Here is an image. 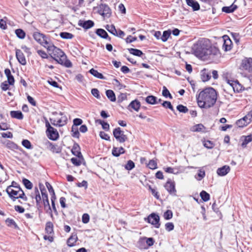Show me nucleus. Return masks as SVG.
<instances>
[{
  "mask_svg": "<svg viewBox=\"0 0 252 252\" xmlns=\"http://www.w3.org/2000/svg\"><path fill=\"white\" fill-rule=\"evenodd\" d=\"M217 99V94L214 89H204L196 95L198 105L201 108H209L214 105Z\"/></svg>",
  "mask_w": 252,
  "mask_h": 252,
  "instance_id": "obj_1",
  "label": "nucleus"
},
{
  "mask_svg": "<svg viewBox=\"0 0 252 252\" xmlns=\"http://www.w3.org/2000/svg\"><path fill=\"white\" fill-rule=\"evenodd\" d=\"M48 53L51 57L58 63L63 65L66 67L72 66L71 62L66 59L64 53L60 48H47Z\"/></svg>",
  "mask_w": 252,
  "mask_h": 252,
  "instance_id": "obj_2",
  "label": "nucleus"
},
{
  "mask_svg": "<svg viewBox=\"0 0 252 252\" xmlns=\"http://www.w3.org/2000/svg\"><path fill=\"white\" fill-rule=\"evenodd\" d=\"M239 68L240 70L246 72L249 80H252V58L245 57L242 60Z\"/></svg>",
  "mask_w": 252,
  "mask_h": 252,
  "instance_id": "obj_3",
  "label": "nucleus"
},
{
  "mask_svg": "<svg viewBox=\"0 0 252 252\" xmlns=\"http://www.w3.org/2000/svg\"><path fill=\"white\" fill-rule=\"evenodd\" d=\"M190 51L189 52L194 55L196 57L203 60H205L212 54L213 48H189ZM218 49V48H214Z\"/></svg>",
  "mask_w": 252,
  "mask_h": 252,
  "instance_id": "obj_4",
  "label": "nucleus"
},
{
  "mask_svg": "<svg viewBox=\"0 0 252 252\" xmlns=\"http://www.w3.org/2000/svg\"><path fill=\"white\" fill-rule=\"evenodd\" d=\"M34 39L38 42L41 46L45 47L47 46L48 47H56L55 46H52L50 43V39L46 37L44 34L39 32H35L33 34Z\"/></svg>",
  "mask_w": 252,
  "mask_h": 252,
  "instance_id": "obj_5",
  "label": "nucleus"
},
{
  "mask_svg": "<svg viewBox=\"0 0 252 252\" xmlns=\"http://www.w3.org/2000/svg\"><path fill=\"white\" fill-rule=\"evenodd\" d=\"M14 184L17 185V183L13 181L11 185L8 186L6 191L9 197L13 200L15 201L18 199V194L20 192L21 188L20 186H14Z\"/></svg>",
  "mask_w": 252,
  "mask_h": 252,
  "instance_id": "obj_6",
  "label": "nucleus"
},
{
  "mask_svg": "<svg viewBox=\"0 0 252 252\" xmlns=\"http://www.w3.org/2000/svg\"><path fill=\"white\" fill-rule=\"evenodd\" d=\"M44 119L45 120V126L47 128L46 131L47 136L52 140H57L59 137L58 131L57 129L51 126L50 123L46 118H44Z\"/></svg>",
  "mask_w": 252,
  "mask_h": 252,
  "instance_id": "obj_7",
  "label": "nucleus"
},
{
  "mask_svg": "<svg viewBox=\"0 0 252 252\" xmlns=\"http://www.w3.org/2000/svg\"><path fill=\"white\" fill-rule=\"evenodd\" d=\"M113 134L116 139L120 143H124L127 139V136L124 134V131L122 130L120 127L115 128Z\"/></svg>",
  "mask_w": 252,
  "mask_h": 252,
  "instance_id": "obj_8",
  "label": "nucleus"
},
{
  "mask_svg": "<svg viewBox=\"0 0 252 252\" xmlns=\"http://www.w3.org/2000/svg\"><path fill=\"white\" fill-rule=\"evenodd\" d=\"M145 220L154 225L156 228H158L160 227L159 217L156 213L151 214L147 218H145Z\"/></svg>",
  "mask_w": 252,
  "mask_h": 252,
  "instance_id": "obj_9",
  "label": "nucleus"
},
{
  "mask_svg": "<svg viewBox=\"0 0 252 252\" xmlns=\"http://www.w3.org/2000/svg\"><path fill=\"white\" fill-rule=\"evenodd\" d=\"M217 46L222 44V47H230L232 44V41L228 36L224 35L222 37L218 38L216 43Z\"/></svg>",
  "mask_w": 252,
  "mask_h": 252,
  "instance_id": "obj_10",
  "label": "nucleus"
},
{
  "mask_svg": "<svg viewBox=\"0 0 252 252\" xmlns=\"http://www.w3.org/2000/svg\"><path fill=\"white\" fill-rule=\"evenodd\" d=\"M98 12L99 14L104 18H108L111 14V10L109 6L106 4L102 3L97 7Z\"/></svg>",
  "mask_w": 252,
  "mask_h": 252,
  "instance_id": "obj_11",
  "label": "nucleus"
},
{
  "mask_svg": "<svg viewBox=\"0 0 252 252\" xmlns=\"http://www.w3.org/2000/svg\"><path fill=\"white\" fill-rule=\"evenodd\" d=\"M164 187L170 194L176 195V190L175 189V184L174 182L168 180L164 185Z\"/></svg>",
  "mask_w": 252,
  "mask_h": 252,
  "instance_id": "obj_12",
  "label": "nucleus"
},
{
  "mask_svg": "<svg viewBox=\"0 0 252 252\" xmlns=\"http://www.w3.org/2000/svg\"><path fill=\"white\" fill-rule=\"evenodd\" d=\"M194 45L195 47H211L210 41L207 38H201L199 39Z\"/></svg>",
  "mask_w": 252,
  "mask_h": 252,
  "instance_id": "obj_13",
  "label": "nucleus"
},
{
  "mask_svg": "<svg viewBox=\"0 0 252 252\" xmlns=\"http://www.w3.org/2000/svg\"><path fill=\"white\" fill-rule=\"evenodd\" d=\"M16 56L17 59L20 63L22 65H25L27 63L26 60L23 52L20 49H17L16 51Z\"/></svg>",
  "mask_w": 252,
  "mask_h": 252,
  "instance_id": "obj_14",
  "label": "nucleus"
},
{
  "mask_svg": "<svg viewBox=\"0 0 252 252\" xmlns=\"http://www.w3.org/2000/svg\"><path fill=\"white\" fill-rule=\"evenodd\" d=\"M230 170V168L228 165H224L217 169V174L220 176L226 175Z\"/></svg>",
  "mask_w": 252,
  "mask_h": 252,
  "instance_id": "obj_15",
  "label": "nucleus"
},
{
  "mask_svg": "<svg viewBox=\"0 0 252 252\" xmlns=\"http://www.w3.org/2000/svg\"><path fill=\"white\" fill-rule=\"evenodd\" d=\"M1 142L7 148L11 150H14L18 149V146L15 143L9 140H5L2 141Z\"/></svg>",
  "mask_w": 252,
  "mask_h": 252,
  "instance_id": "obj_16",
  "label": "nucleus"
},
{
  "mask_svg": "<svg viewBox=\"0 0 252 252\" xmlns=\"http://www.w3.org/2000/svg\"><path fill=\"white\" fill-rule=\"evenodd\" d=\"M79 25L85 29H89L93 27L94 25V23L91 20L87 21H79Z\"/></svg>",
  "mask_w": 252,
  "mask_h": 252,
  "instance_id": "obj_17",
  "label": "nucleus"
},
{
  "mask_svg": "<svg viewBox=\"0 0 252 252\" xmlns=\"http://www.w3.org/2000/svg\"><path fill=\"white\" fill-rule=\"evenodd\" d=\"M72 153L74 156L77 157L79 158H83L82 154L80 152V148L79 145L77 143H75L73 146L71 150Z\"/></svg>",
  "mask_w": 252,
  "mask_h": 252,
  "instance_id": "obj_18",
  "label": "nucleus"
},
{
  "mask_svg": "<svg viewBox=\"0 0 252 252\" xmlns=\"http://www.w3.org/2000/svg\"><path fill=\"white\" fill-rule=\"evenodd\" d=\"M187 4L192 7L193 11H196L200 9V5L198 2L195 0H186Z\"/></svg>",
  "mask_w": 252,
  "mask_h": 252,
  "instance_id": "obj_19",
  "label": "nucleus"
},
{
  "mask_svg": "<svg viewBox=\"0 0 252 252\" xmlns=\"http://www.w3.org/2000/svg\"><path fill=\"white\" fill-rule=\"evenodd\" d=\"M78 240L77 236L76 234H72L67 240V245L70 247L75 246V243Z\"/></svg>",
  "mask_w": 252,
  "mask_h": 252,
  "instance_id": "obj_20",
  "label": "nucleus"
},
{
  "mask_svg": "<svg viewBox=\"0 0 252 252\" xmlns=\"http://www.w3.org/2000/svg\"><path fill=\"white\" fill-rule=\"evenodd\" d=\"M241 140L242 141V146L245 148L247 144L252 141V135L250 134L247 136H243L241 137Z\"/></svg>",
  "mask_w": 252,
  "mask_h": 252,
  "instance_id": "obj_21",
  "label": "nucleus"
},
{
  "mask_svg": "<svg viewBox=\"0 0 252 252\" xmlns=\"http://www.w3.org/2000/svg\"><path fill=\"white\" fill-rule=\"evenodd\" d=\"M10 114L12 118L18 120H22L24 117L22 113L20 111H11Z\"/></svg>",
  "mask_w": 252,
  "mask_h": 252,
  "instance_id": "obj_22",
  "label": "nucleus"
},
{
  "mask_svg": "<svg viewBox=\"0 0 252 252\" xmlns=\"http://www.w3.org/2000/svg\"><path fill=\"white\" fill-rule=\"evenodd\" d=\"M140 107V103L137 100L132 101L128 105V108H131L136 111H138Z\"/></svg>",
  "mask_w": 252,
  "mask_h": 252,
  "instance_id": "obj_23",
  "label": "nucleus"
},
{
  "mask_svg": "<svg viewBox=\"0 0 252 252\" xmlns=\"http://www.w3.org/2000/svg\"><path fill=\"white\" fill-rule=\"evenodd\" d=\"M211 73L208 71L206 69H204L202 71L201 74V79L203 82H206L209 80L211 79Z\"/></svg>",
  "mask_w": 252,
  "mask_h": 252,
  "instance_id": "obj_24",
  "label": "nucleus"
},
{
  "mask_svg": "<svg viewBox=\"0 0 252 252\" xmlns=\"http://www.w3.org/2000/svg\"><path fill=\"white\" fill-rule=\"evenodd\" d=\"M146 102L150 104H158V98L156 96L154 95H149L145 98Z\"/></svg>",
  "mask_w": 252,
  "mask_h": 252,
  "instance_id": "obj_25",
  "label": "nucleus"
},
{
  "mask_svg": "<svg viewBox=\"0 0 252 252\" xmlns=\"http://www.w3.org/2000/svg\"><path fill=\"white\" fill-rule=\"evenodd\" d=\"M106 95L108 98L112 102L116 101V96L114 92L111 90H108L106 91Z\"/></svg>",
  "mask_w": 252,
  "mask_h": 252,
  "instance_id": "obj_26",
  "label": "nucleus"
},
{
  "mask_svg": "<svg viewBox=\"0 0 252 252\" xmlns=\"http://www.w3.org/2000/svg\"><path fill=\"white\" fill-rule=\"evenodd\" d=\"M89 72L95 77L97 78L101 79H105V77L103 76L102 74L98 72L96 70H95L94 68H92L89 70Z\"/></svg>",
  "mask_w": 252,
  "mask_h": 252,
  "instance_id": "obj_27",
  "label": "nucleus"
},
{
  "mask_svg": "<svg viewBox=\"0 0 252 252\" xmlns=\"http://www.w3.org/2000/svg\"><path fill=\"white\" fill-rule=\"evenodd\" d=\"M237 8V6L233 3L231 5L229 6L223 7L222 10L223 12H225L226 13H231L233 12Z\"/></svg>",
  "mask_w": 252,
  "mask_h": 252,
  "instance_id": "obj_28",
  "label": "nucleus"
},
{
  "mask_svg": "<svg viewBox=\"0 0 252 252\" xmlns=\"http://www.w3.org/2000/svg\"><path fill=\"white\" fill-rule=\"evenodd\" d=\"M171 32V31L170 30L164 31L163 32L162 34H161V40L163 42L166 41L168 40V39L170 37Z\"/></svg>",
  "mask_w": 252,
  "mask_h": 252,
  "instance_id": "obj_29",
  "label": "nucleus"
},
{
  "mask_svg": "<svg viewBox=\"0 0 252 252\" xmlns=\"http://www.w3.org/2000/svg\"><path fill=\"white\" fill-rule=\"evenodd\" d=\"M45 230L48 234L53 232V224L51 221H48L46 224Z\"/></svg>",
  "mask_w": 252,
  "mask_h": 252,
  "instance_id": "obj_30",
  "label": "nucleus"
},
{
  "mask_svg": "<svg viewBox=\"0 0 252 252\" xmlns=\"http://www.w3.org/2000/svg\"><path fill=\"white\" fill-rule=\"evenodd\" d=\"M232 88L231 89L234 92H239L242 90V86L237 81L236 83L232 82Z\"/></svg>",
  "mask_w": 252,
  "mask_h": 252,
  "instance_id": "obj_31",
  "label": "nucleus"
},
{
  "mask_svg": "<svg viewBox=\"0 0 252 252\" xmlns=\"http://www.w3.org/2000/svg\"><path fill=\"white\" fill-rule=\"evenodd\" d=\"M129 52L130 54H133L135 56L140 57L143 55V53L141 51L134 48H128Z\"/></svg>",
  "mask_w": 252,
  "mask_h": 252,
  "instance_id": "obj_32",
  "label": "nucleus"
},
{
  "mask_svg": "<svg viewBox=\"0 0 252 252\" xmlns=\"http://www.w3.org/2000/svg\"><path fill=\"white\" fill-rule=\"evenodd\" d=\"M200 195L201 199L205 202H206L210 199V194L204 190L201 191Z\"/></svg>",
  "mask_w": 252,
  "mask_h": 252,
  "instance_id": "obj_33",
  "label": "nucleus"
},
{
  "mask_svg": "<svg viewBox=\"0 0 252 252\" xmlns=\"http://www.w3.org/2000/svg\"><path fill=\"white\" fill-rule=\"evenodd\" d=\"M243 118L244 119V121H246V124H248V125L252 121V110Z\"/></svg>",
  "mask_w": 252,
  "mask_h": 252,
  "instance_id": "obj_34",
  "label": "nucleus"
},
{
  "mask_svg": "<svg viewBox=\"0 0 252 252\" xmlns=\"http://www.w3.org/2000/svg\"><path fill=\"white\" fill-rule=\"evenodd\" d=\"M96 32L98 35L104 38H106L108 36L106 32L101 29H98Z\"/></svg>",
  "mask_w": 252,
  "mask_h": 252,
  "instance_id": "obj_35",
  "label": "nucleus"
},
{
  "mask_svg": "<svg viewBox=\"0 0 252 252\" xmlns=\"http://www.w3.org/2000/svg\"><path fill=\"white\" fill-rule=\"evenodd\" d=\"M163 217L165 220H170L173 217V213L171 210H167L163 214Z\"/></svg>",
  "mask_w": 252,
  "mask_h": 252,
  "instance_id": "obj_36",
  "label": "nucleus"
},
{
  "mask_svg": "<svg viewBox=\"0 0 252 252\" xmlns=\"http://www.w3.org/2000/svg\"><path fill=\"white\" fill-rule=\"evenodd\" d=\"M72 136L73 137L78 138L79 137L80 133L78 131V128L74 126H72L71 128Z\"/></svg>",
  "mask_w": 252,
  "mask_h": 252,
  "instance_id": "obj_37",
  "label": "nucleus"
},
{
  "mask_svg": "<svg viewBox=\"0 0 252 252\" xmlns=\"http://www.w3.org/2000/svg\"><path fill=\"white\" fill-rule=\"evenodd\" d=\"M135 167V164L131 160L127 161V163L125 165V168L127 170H131Z\"/></svg>",
  "mask_w": 252,
  "mask_h": 252,
  "instance_id": "obj_38",
  "label": "nucleus"
},
{
  "mask_svg": "<svg viewBox=\"0 0 252 252\" xmlns=\"http://www.w3.org/2000/svg\"><path fill=\"white\" fill-rule=\"evenodd\" d=\"M23 183L27 189H32V184L29 180L26 178L23 179Z\"/></svg>",
  "mask_w": 252,
  "mask_h": 252,
  "instance_id": "obj_39",
  "label": "nucleus"
},
{
  "mask_svg": "<svg viewBox=\"0 0 252 252\" xmlns=\"http://www.w3.org/2000/svg\"><path fill=\"white\" fill-rule=\"evenodd\" d=\"M106 29L107 31L113 35L117 34V30L115 26L113 25H107Z\"/></svg>",
  "mask_w": 252,
  "mask_h": 252,
  "instance_id": "obj_40",
  "label": "nucleus"
},
{
  "mask_svg": "<svg viewBox=\"0 0 252 252\" xmlns=\"http://www.w3.org/2000/svg\"><path fill=\"white\" fill-rule=\"evenodd\" d=\"M22 145L27 149H31L32 146L30 141L27 139H24L22 141Z\"/></svg>",
  "mask_w": 252,
  "mask_h": 252,
  "instance_id": "obj_41",
  "label": "nucleus"
},
{
  "mask_svg": "<svg viewBox=\"0 0 252 252\" xmlns=\"http://www.w3.org/2000/svg\"><path fill=\"white\" fill-rule=\"evenodd\" d=\"M60 36L63 39H71L73 37L71 33L67 32H61Z\"/></svg>",
  "mask_w": 252,
  "mask_h": 252,
  "instance_id": "obj_42",
  "label": "nucleus"
},
{
  "mask_svg": "<svg viewBox=\"0 0 252 252\" xmlns=\"http://www.w3.org/2000/svg\"><path fill=\"white\" fill-rule=\"evenodd\" d=\"M147 166L151 169H155L157 168V163L155 160L152 159L149 161Z\"/></svg>",
  "mask_w": 252,
  "mask_h": 252,
  "instance_id": "obj_43",
  "label": "nucleus"
},
{
  "mask_svg": "<svg viewBox=\"0 0 252 252\" xmlns=\"http://www.w3.org/2000/svg\"><path fill=\"white\" fill-rule=\"evenodd\" d=\"M162 95L165 97H169L170 99L172 98V96L170 93L168 89L165 87H163V90L162 92Z\"/></svg>",
  "mask_w": 252,
  "mask_h": 252,
  "instance_id": "obj_44",
  "label": "nucleus"
},
{
  "mask_svg": "<svg viewBox=\"0 0 252 252\" xmlns=\"http://www.w3.org/2000/svg\"><path fill=\"white\" fill-rule=\"evenodd\" d=\"M205 176V172L204 170H199L197 176H195V178L198 181L201 180Z\"/></svg>",
  "mask_w": 252,
  "mask_h": 252,
  "instance_id": "obj_45",
  "label": "nucleus"
},
{
  "mask_svg": "<svg viewBox=\"0 0 252 252\" xmlns=\"http://www.w3.org/2000/svg\"><path fill=\"white\" fill-rule=\"evenodd\" d=\"M177 109L180 112L184 113L188 112V109L186 106H185L182 104L178 105L177 106Z\"/></svg>",
  "mask_w": 252,
  "mask_h": 252,
  "instance_id": "obj_46",
  "label": "nucleus"
},
{
  "mask_svg": "<svg viewBox=\"0 0 252 252\" xmlns=\"http://www.w3.org/2000/svg\"><path fill=\"white\" fill-rule=\"evenodd\" d=\"M15 33L20 38H24L25 36V32L21 29H17L15 31Z\"/></svg>",
  "mask_w": 252,
  "mask_h": 252,
  "instance_id": "obj_47",
  "label": "nucleus"
},
{
  "mask_svg": "<svg viewBox=\"0 0 252 252\" xmlns=\"http://www.w3.org/2000/svg\"><path fill=\"white\" fill-rule=\"evenodd\" d=\"M6 222L7 223V225L9 226H14V228L18 227L17 225L13 219L8 218L6 219Z\"/></svg>",
  "mask_w": 252,
  "mask_h": 252,
  "instance_id": "obj_48",
  "label": "nucleus"
},
{
  "mask_svg": "<svg viewBox=\"0 0 252 252\" xmlns=\"http://www.w3.org/2000/svg\"><path fill=\"white\" fill-rule=\"evenodd\" d=\"M246 122L244 121V119L242 118L236 122V125L240 127H243L244 126L248 125V124H246Z\"/></svg>",
  "mask_w": 252,
  "mask_h": 252,
  "instance_id": "obj_49",
  "label": "nucleus"
},
{
  "mask_svg": "<svg viewBox=\"0 0 252 252\" xmlns=\"http://www.w3.org/2000/svg\"><path fill=\"white\" fill-rule=\"evenodd\" d=\"M162 105L166 108H169L172 111H174L173 107L171 103L170 102L168 101H164L163 103H162Z\"/></svg>",
  "mask_w": 252,
  "mask_h": 252,
  "instance_id": "obj_50",
  "label": "nucleus"
},
{
  "mask_svg": "<svg viewBox=\"0 0 252 252\" xmlns=\"http://www.w3.org/2000/svg\"><path fill=\"white\" fill-rule=\"evenodd\" d=\"M165 227L167 231H171L174 229V225L172 222H167L165 224Z\"/></svg>",
  "mask_w": 252,
  "mask_h": 252,
  "instance_id": "obj_51",
  "label": "nucleus"
},
{
  "mask_svg": "<svg viewBox=\"0 0 252 252\" xmlns=\"http://www.w3.org/2000/svg\"><path fill=\"white\" fill-rule=\"evenodd\" d=\"M92 94L96 98L99 99L100 98V96L99 94V92L98 89L94 88L91 90Z\"/></svg>",
  "mask_w": 252,
  "mask_h": 252,
  "instance_id": "obj_52",
  "label": "nucleus"
},
{
  "mask_svg": "<svg viewBox=\"0 0 252 252\" xmlns=\"http://www.w3.org/2000/svg\"><path fill=\"white\" fill-rule=\"evenodd\" d=\"M9 85H9L8 83L6 81H5L1 83L0 87L2 91H5L9 89Z\"/></svg>",
  "mask_w": 252,
  "mask_h": 252,
  "instance_id": "obj_53",
  "label": "nucleus"
},
{
  "mask_svg": "<svg viewBox=\"0 0 252 252\" xmlns=\"http://www.w3.org/2000/svg\"><path fill=\"white\" fill-rule=\"evenodd\" d=\"M43 204H44V208H48L49 210L50 211V213L51 214V217L52 218L53 217V215L52 214V212H51V207H50V204H49V200H48V198L47 199V200H43Z\"/></svg>",
  "mask_w": 252,
  "mask_h": 252,
  "instance_id": "obj_54",
  "label": "nucleus"
},
{
  "mask_svg": "<svg viewBox=\"0 0 252 252\" xmlns=\"http://www.w3.org/2000/svg\"><path fill=\"white\" fill-rule=\"evenodd\" d=\"M99 136L101 137V138L104 139L105 140H110L109 136L104 131H100L99 132Z\"/></svg>",
  "mask_w": 252,
  "mask_h": 252,
  "instance_id": "obj_55",
  "label": "nucleus"
},
{
  "mask_svg": "<svg viewBox=\"0 0 252 252\" xmlns=\"http://www.w3.org/2000/svg\"><path fill=\"white\" fill-rule=\"evenodd\" d=\"M82 222L84 223H87L90 220V216L88 214H84L82 216Z\"/></svg>",
  "mask_w": 252,
  "mask_h": 252,
  "instance_id": "obj_56",
  "label": "nucleus"
},
{
  "mask_svg": "<svg viewBox=\"0 0 252 252\" xmlns=\"http://www.w3.org/2000/svg\"><path fill=\"white\" fill-rule=\"evenodd\" d=\"M204 146L208 149H212L214 147V144L210 141H204Z\"/></svg>",
  "mask_w": 252,
  "mask_h": 252,
  "instance_id": "obj_57",
  "label": "nucleus"
},
{
  "mask_svg": "<svg viewBox=\"0 0 252 252\" xmlns=\"http://www.w3.org/2000/svg\"><path fill=\"white\" fill-rule=\"evenodd\" d=\"M83 123V121L79 118H75L73 120V125L75 127L81 125Z\"/></svg>",
  "mask_w": 252,
  "mask_h": 252,
  "instance_id": "obj_58",
  "label": "nucleus"
},
{
  "mask_svg": "<svg viewBox=\"0 0 252 252\" xmlns=\"http://www.w3.org/2000/svg\"><path fill=\"white\" fill-rule=\"evenodd\" d=\"M7 82L10 85H13L15 82V79L12 75L7 76Z\"/></svg>",
  "mask_w": 252,
  "mask_h": 252,
  "instance_id": "obj_59",
  "label": "nucleus"
},
{
  "mask_svg": "<svg viewBox=\"0 0 252 252\" xmlns=\"http://www.w3.org/2000/svg\"><path fill=\"white\" fill-rule=\"evenodd\" d=\"M18 198H21L23 199L25 201L27 200V197L25 195L24 192L23 190L21 189L20 192L18 194V196H17Z\"/></svg>",
  "mask_w": 252,
  "mask_h": 252,
  "instance_id": "obj_60",
  "label": "nucleus"
},
{
  "mask_svg": "<svg viewBox=\"0 0 252 252\" xmlns=\"http://www.w3.org/2000/svg\"><path fill=\"white\" fill-rule=\"evenodd\" d=\"M71 162L75 166H79L81 165V161L76 158H71Z\"/></svg>",
  "mask_w": 252,
  "mask_h": 252,
  "instance_id": "obj_61",
  "label": "nucleus"
},
{
  "mask_svg": "<svg viewBox=\"0 0 252 252\" xmlns=\"http://www.w3.org/2000/svg\"><path fill=\"white\" fill-rule=\"evenodd\" d=\"M126 94H121L118 97V102H121L123 100L126 99Z\"/></svg>",
  "mask_w": 252,
  "mask_h": 252,
  "instance_id": "obj_62",
  "label": "nucleus"
},
{
  "mask_svg": "<svg viewBox=\"0 0 252 252\" xmlns=\"http://www.w3.org/2000/svg\"><path fill=\"white\" fill-rule=\"evenodd\" d=\"M37 53L38 55L41 56L43 59H46L48 58V55L47 53L41 50H38L37 51Z\"/></svg>",
  "mask_w": 252,
  "mask_h": 252,
  "instance_id": "obj_63",
  "label": "nucleus"
},
{
  "mask_svg": "<svg viewBox=\"0 0 252 252\" xmlns=\"http://www.w3.org/2000/svg\"><path fill=\"white\" fill-rule=\"evenodd\" d=\"M119 152L118 148L114 147L112 149V154L113 156L118 157L120 156V153Z\"/></svg>",
  "mask_w": 252,
  "mask_h": 252,
  "instance_id": "obj_64",
  "label": "nucleus"
}]
</instances>
